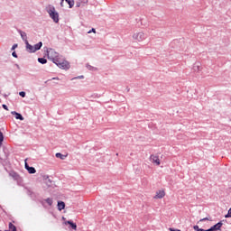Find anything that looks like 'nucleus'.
I'll return each instance as SVG.
<instances>
[{"label":"nucleus","mask_w":231,"mask_h":231,"mask_svg":"<svg viewBox=\"0 0 231 231\" xmlns=\"http://www.w3.org/2000/svg\"><path fill=\"white\" fill-rule=\"evenodd\" d=\"M53 63L56 64V66H58V68H60L61 69H69V62L62 59V56L54 59Z\"/></svg>","instance_id":"f257e3e1"},{"label":"nucleus","mask_w":231,"mask_h":231,"mask_svg":"<svg viewBox=\"0 0 231 231\" xmlns=\"http://www.w3.org/2000/svg\"><path fill=\"white\" fill-rule=\"evenodd\" d=\"M26 50L29 53H35L40 48H42V42H38L34 46H32L28 41H26Z\"/></svg>","instance_id":"f03ea898"},{"label":"nucleus","mask_w":231,"mask_h":231,"mask_svg":"<svg viewBox=\"0 0 231 231\" xmlns=\"http://www.w3.org/2000/svg\"><path fill=\"white\" fill-rule=\"evenodd\" d=\"M47 12L50 17L52 18V21H54V23H59V13H57V11L55 10V7L50 6L47 9Z\"/></svg>","instance_id":"7ed1b4c3"},{"label":"nucleus","mask_w":231,"mask_h":231,"mask_svg":"<svg viewBox=\"0 0 231 231\" xmlns=\"http://www.w3.org/2000/svg\"><path fill=\"white\" fill-rule=\"evenodd\" d=\"M132 39L135 41V42H143V41H145V33H143V32H134L132 35Z\"/></svg>","instance_id":"20e7f679"},{"label":"nucleus","mask_w":231,"mask_h":231,"mask_svg":"<svg viewBox=\"0 0 231 231\" xmlns=\"http://www.w3.org/2000/svg\"><path fill=\"white\" fill-rule=\"evenodd\" d=\"M150 162H152V163H153V165H156L157 167H160V165L162 164V161L160 160V156H158L156 154H152L150 156Z\"/></svg>","instance_id":"39448f33"},{"label":"nucleus","mask_w":231,"mask_h":231,"mask_svg":"<svg viewBox=\"0 0 231 231\" xmlns=\"http://www.w3.org/2000/svg\"><path fill=\"white\" fill-rule=\"evenodd\" d=\"M48 57L49 59H51L52 62L55 61V59H58L60 57V55H59V53H57V51H55L54 50H50L48 51Z\"/></svg>","instance_id":"423d86ee"},{"label":"nucleus","mask_w":231,"mask_h":231,"mask_svg":"<svg viewBox=\"0 0 231 231\" xmlns=\"http://www.w3.org/2000/svg\"><path fill=\"white\" fill-rule=\"evenodd\" d=\"M153 198L154 199H162L165 198V190H158Z\"/></svg>","instance_id":"0eeeda50"},{"label":"nucleus","mask_w":231,"mask_h":231,"mask_svg":"<svg viewBox=\"0 0 231 231\" xmlns=\"http://www.w3.org/2000/svg\"><path fill=\"white\" fill-rule=\"evenodd\" d=\"M221 226H223V223L218 222L215 226H211L208 231H217V230H221Z\"/></svg>","instance_id":"6e6552de"},{"label":"nucleus","mask_w":231,"mask_h":231,"mask_svg":"<svg viewBox=\"0 0 231 231\" xmlns=\"http://www.w3.org/2000/svg\"><path fill=\"white\" fill-rule=\"evenodd\" d=\"M64 208H66V203H64V201H59L58 202V210L62 211L64 210Z\"/></svg>","instance_id":"1a4fd4ad"},{"label":"nucleus","mask_w":231,"mask_h":231,"mask_svg":"<svg viewBox=\"0 0 231 231\" xmlns=\"http://www.w3.org/2000/svg\"><path fill=\"white\" fill-rule=\"evenodd\" d=\"M12 115L15 116L16 120H24V117L23 116L15 111L11 112Z\"/></svg>","instance_id":"9d476101"},{"label":"nucleus","mask_w":231,"mask_h":231,"mask_svg":"<svg viewBox=\"0 0 231 231\" xmlns=\"http://www.w3.org/2000/svg\"><path fill=\"white\" fill-rule=\"evenodd\" d=\"M20 35L23 39V41H25V44H26V41H28V37L26 36V32H23V31H20Z\"/></svg>","instance_id":"9b49d317"},{"label":"nucleus","mask_w":231,"mask_h":231,"mask_svg":"<svg viewBox=\"0 0 231 231\" xmlns=\"http://www.w3.org/2000/svg\"><path fill=\"white\" fill-rule=\"evenodd\" d=\"M27 171H28L29 174H35L37 172V171L33 167H29L27 169Z\"/></svg>","instance_id":"f8f14e48"},{"label":"nucleus","mask_w":231,"mask_h":231,"mask_svg":"<svg viewBox=\"0 0 231 231\" xmlns=\"http://www.w3.org/2000/svg\"><path fill=\"white\" fill-rule=\"evenodd\" d=\"M65 1L69 5V8H73V6L75 5V1L73 0H65Z\"/></svg>","instance_id":"ddd939ff"},{"label":"nucleus","mask_w":231,"mask_h":231,"mask_svg":"<svg viewBox=\"0 0 231 231\" xmlns=\"http://www.w3.org/2000/svg\"><path fill=\"white\" fill-rule=\"evenodd\" d=\"M45 201H46V203H47L50 207H51V206L53 205V199H52L48 198V199H45Z\"/></svg>","instance_id":"4468645a"},{"label":"nucleus","mask_w":231,"mask_h":231,"mask_svg":"<svg viewBox=\"0 0 231 231\" xmlns=\"http://www.w3.org/2000/svg\"><path fill=\"white\" fill-rule=\"evenodd\" d=\"M68 224L70 225V226L73 230H77V224H75L71 221H68Z\"/></svg>","instance_id":"2eb2a0df"},{"label":"nucleus","mask_w":231,"mask_h":231,"mask_svg":"<svg viewBox=\"0 0 231 231\" xmlns=\"http://www.w3.org/2000/svg\"><path fill=\"white\" fill-rule=\"evenodd\" d=\"M38 61L41 63V64H46V62H48V60L44 58H39L38 59Z\"/></svg>","instance_id":"dca6fc26"},{"label":"nucleus","mask_w":231,"mask_h":231,"mask_svg":"<svg viewBox=\"0 0 231 231\" xmlns=\"http://www.w3.org/2000/svg\"><path fill=\"white\" fill-rule=\"evenodd\" d=\"M3 140H5V137L3 136V132L0 131V145H3Z\"/></svg>","instance_id":"f3484780"},{"label":"nucleus","mask_w":231,"mask_h":231,"mask_svg":"<svg viewBox=\"0 0 231 231\" xmlns=\"http://www.w3.org/2000/svg\"><path fill=\"white\" fill-rule=\"evenodd\" d=\"M56 158H60V160H64V155H62V153L58 152L56 153Z\"/></svg>","instance_id":"a211bd4d"},{"label":"nucleus","mask_w":231,"mask_h":231,"mask_svg":"<svg viewBox=\"0 0 231 231\" xmlns=\"http://www.w3.org/2000/svg\"><path fill=\"white\" fill-rule=\"evenodd\" d=\"M19 95L20 97H23V98L26 97V93L24 91L20 92Z\"/></svg>","instance_id":"6ab92c4d"},{"label":"nucleus","mask_w":231,"mask_h":231,"mask_svg":"<svg viewBox=\"0 0 231 231\" xmlns=\"http://www.w3.org/2000/svg\"><path fill=\"white\" fill-rule=\"evenodd\" d=\"M225 217H231V208L228 210V213L225 216Z\"/></svg>","instance_id":"aec40b11"},{"label":"nucleus","mask_w":231,"mask_h":231,"mask_svg":"<svg viewBox=\"0 0 231 231\" xmlns=\"http://www.w3.org/2000/svg\"><path fill=\"white\" fill-rule=\"evenodd\" d=\"M97 33V31L95 30V28H92L90 31L88 32V33Z\"/></svg>","instance_id":"412c9836"},{"label":"nucleus","mask_w":231,"mask_h":231,"mask_svg":"<svg viewBox=\"0 0 231 231\" xmlns=\"http://www.w3.org/2000/svg\"><path fill=\"white\" fill-rule=\"evenodd\" d=\"M2 107L5 109V111H8V106L6 105H2Z\"/></svg>","instance_id":"4be33fe9"},{"label":"nucleus","mask_w":231,"mask_h":231,"mask_svg":"<svg viewBox=\"0 0 231 231\" xmlns=\"http://www.w3.org/2000/svg\"><path fill=\"white\" fill-rule=\"evenodd\" d=\"M12 55H13V57H14V59H17V53H16L15 51H14V52L12 53Z\"/></svg>","instance_id":"5701e85b"},{"label":"nucleus","mask_w":231,"mask_h":231,"mask_svg":"<svg viewBox=\"0 0 231 231\" xmlns=\"http://www.w3.org/2000/svg\"><path fill=\"white\" fill-rule=\"evenodd\" d=\"M202 221H208V217L201 218V219H200V222H202Z\"/></svg>","instance_id":"b1692460"},{"label":"nucleus","mask_w":231,"mask_h":231,"mask_svg":"<svg viewBox=\"0 0 231 231\" xmlns=\"http://www.w3.org/2000/svg\"><path fill=\"white\" fill-rule=\"evenodd\" d=\"M25 169L28 171L30 169V166L28 165V162H25Z\"/></svg>","instance_id":"393cba45"},{"label":"nucleus","mask_w":231,"mask_h":231,"mask_svg":"<svg viewBox=\"0 0 231 231\" xmlns=\"http://www.w3.org/2000/svg\"><path fill=\"white\" fill-rule=\"evenodd\" d=\"M15 48H17V44H14L12 50H15Z\"/></svg>","instance_id":"a878e982"},{"label":"nucleus","mask_w":231,"mask_h":231,"mask_svg":"<svg viewBox=\"0 0 231 231\" xmlns=\"http://www.w3.org/2000/svg\"><path fill=\"white\" fill-rule=\"evenodd\" d=\"M60 6H64V0H61Z\"/></svg>","instance_id":"bb28decb"},{"label":"nucleus","mask_w":231,"mask_h":231,"mask_svg":"<svg viewBox=\"0 0 231 231\" xmlns=\"http://www.w3.org/2000/svg\"><path fill=\"white\" fill-rule=\"evenodd\" d=\"M197 68L198 71H199V65L195 66Z\"/></svg>","instance_id":"cd10ccee"},{"label":"nucleus","mask_w":231,"mask_h":231,"mask_svg":"<svg viewBox=\"0 0 231 231\" xmlns=\"http://www.w3.org/2000/svg\"><path fill=\"white\" fill-rule=\"evenodd\" d=\"M198 228H199V226H194V230H198Z\"/></svg>","instance_id":"c85d7f7f"},{"label":"nucleus","mask_w":231,"mask_h":231,"mask_svg":"<svg viewBox=\"0 0 231 231\" xmlns=\"http://www.w3.org/2000/svg\"><path fill=\"white\" fill-rule=\"evenodd\" d=\"M53 80H59V78H53Z\"/></svg>","instance_id":"c756f323"},{"label":"nucleus","mask_w":231,"mask_h":231,"mask_svg":"<svg viewBox=\"0 0 231 231\" xmlns=\"http://www.w3.org/2000/svg\"><path fill=\"white\" fill-rule=\"evenodd\" d=\"M79 79H84V76H79Z\"/></svg>","instance_id":"7c9ffc66"}]
</instances>
